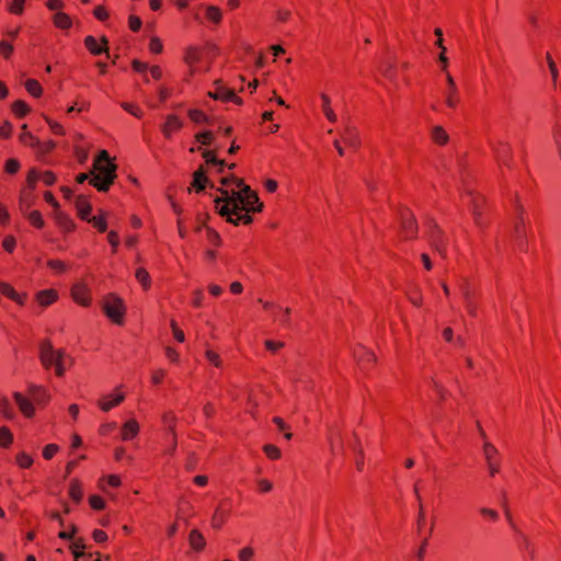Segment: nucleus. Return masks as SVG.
I'll return each instance as SVG.
<instances>
[{
  "label": "nucleus",
  "mask_w": 561,
  "mask_h": 561,
  "mask_svg": "<svg viewBox=\"0 0 561 561\" xmlns=\"http://www.w3.org/2000/svg\"><path fill=\"white\" fill-rule=\"evenodd\" d=\"M188 116L195 123H208V117L198 110H191Z\"/></svg>",
  "instance_id": "79ce46f5"
},
{
  "label": "nucleus",
  "mask_w": 561,
  "mask_h": 561,
  "mask_svg": "<svg viewBox=\"0 0 561 561\" xmlns=\"http://www.w3.org/2000/svg\"><path fill=\"white\" fill-rule=\"evenodd\" d=\"M60 356H65L64 350H55L50 341L45 340L39 345V359L45 368H50Z\"/></svg>",
  "instance_id": "20e7f679"
},
{
  "label": "nucleus",
  "mask_w": 561,
  "mask_h": 561,
  "mask_svg": "<svg viewBox=\"0 0 561 561\" xmlns=\"http://www.w3.org/2000/svg\"><path fill=\"white\" fill-rule=\"evenodd\" d=\"M69 495L77 503H79L81 501L82 491H81L80 483L77 480L71 481Z\"/></svg>",
  "instance_id": "473e14b6"
},
{
  "label": "nucleus",
  "mask_w": 561,
  "mask_h": 561,
  "mask_svg": "<svg viewBox=\"0 0 561 561\" xmlns=\"http://www.w3.org/2000/svg\"><path fill=\"white\" fill-rule=\"evenodd\" d=\"M355 358L357 359L358 364H364L365 360L373 362L375 360V355L364 348L360 350V352H356L354 354Z\"/></svg>",
  "instance_id": "ea45409f"
},
{
  "label": "nucleus",
  "mask_w": 561,
  "mask_h": 561,
  "mask_svg": "<svg viewBox=\"0 0 561 561\" xmlns=\"http://www.w3.org/2000/svg\"><path fill=\"white\" fill-rule=\"evenodd\" d=\"M2 245L8 252H12L15 247V239L11 236L5 237Z\"/></svg>",
  "instance_id": "680f3d73"
},
{
  "label": "nucleus",
  "mask_w": 561,
  "mask_h": 561,
  "mask_svg": "<svg viewBox=\"0 0 561 561\" xmlns=\"http://www.w3.org/2000/svg\"><path fill=\"white\" fill-rule=\"evenodd\" d=\"M492 148L497 157L499 160H501L504 164L510 167L508 162V156H510V148L508 145L502 140H499L495 144H491Z\"/></svg>",
  "instance_id": "4468645a"
},
{
  "label": "nucleus",
  "mask_w": 561,
  "mask_h": 561,
  "mask_svg": "<svg viewBox=\"0 0 561 561\" xmlns=\"http://www.w3.org/2000/svg\"><path fill=\"white\" fill-rule=\"evenodd\" d=\"M48 266L57 272H64L66 270L65 264L61 261L50 260L48 261Z\"/></svg>",
  "instance_id": "e2e57ef3"
},
{
  "label": "nucleus",
  "mask_w": 561,
  "mask_h": 561,
  "mask_svg": "<svg viewBox=\"0 0 561 561\" xmlns=\"http://www.w3.org/2000/svg\"><path fill=\"white\" fill-rule=\"evenodd\" d=\"M196 139L201 141L203 145H208L213 139L211 131H204L196 135Z\"/></svg>",
  "instance_id": "052dcab7"
},
{
  "label": "nucleus",
  "mask_w": 561,
  "mask_h": 561,
  "mask_svg": "<svg viewBox=\"0 0 561 561\" xmlns=\"http://www.w3.org/2000/svg\"><path fill=\"white\" fill-rule=\"evenodd\" d=\"M483 454L486 459L490 473L494 476L496 472H499V463L494 461V456L497 454L496 448L490 444L485 443L483 446Z\"/></svg>",
  "instance_id": "9d476101"
},
{
  "label": "nucleus",
  "mask_w": 561,
  "mask_h": 561,
  "mask_svg": "<svg viewBox=\"0 0 561 561\" xmlns=\"http://www.w3.org/2000/svg\"><path fill=\"white\" fill-rule=\"evenodd\" d=\"M139 432V425L137 421L129 420L127 421L122 428V437L124 440H128L134 438Z\"/></svg>",
  "instance_id": "f3484780"
},
{
  "label": "nucleus",
  "mask_w": 561,
  "mask_h": 561,
  "mask_svg": "<svg viewBox=\"0 0 561 561\" xmlns=\"http://www.w3.org/2000/svg\"><path fill=\"white\" fill-rule=\"evenodd\" d=\"M401 225L402 230L405 234V238H414L416 233V224L415 220L410 213V210L405 209L401 213Z\"/></svg>",
  "instance_id": "6e6552de"
},
{
  "label": "nucleus",
  "mask_w": 561,
  "mask_h": 561,
  "mask_svg": "<svg viewBox=\"0 0 561 561\" xmlns=\"http://www.w3.org/2000/svg\"><path fill=\"white\" fill-rule=\"evenodd\" d=\"M72 297L78 304L82 306H88L90 302L88 290L83 284H77L73 286Z\"/></svg>",
  "instance_id": "2eb2a0df"
},
{
  "label": "nucleus",
  "mask_w": 561,
  "mask_h": 561,
  "mask_svg": "<svg viewBox=\"0 0 561 561\" xmlns=\"http://www.w3.org/2000/svg\"><path fill=\"white\" fill-rule=\"evenodd\" d=\"M135 276H136L137 280L141 284L144 289L149 288L151 278H150L149 273L145 268H142V267L137 268Z\"/></svg>",
  "instance_id": "cd10ccee"
},
{
  "label": "nucleus",
  "mask_w": 561,
  "mask_h": 561,
  "mask_svg": "<svg viewBox=\"0 0 561 561\" xmlns=\"http://www.w3.org/2000/svg\"><path fill=\"white\" fill-rule=\"evenodd\" d=\"M76 208H77L78 215L80 216L81 219L88 221L91 218L90 217L91 205L85 201V198L83 196H79L76 199Z\"/></svg>",
  "instance_id": "a211bd4d"
},
{
  "label": "nucleus",
  "mask_w": 561,
  "mask_h": 561,
  "mask_svg": "<svg viewBox=\"0 0 561 561\" xmlns=\"http://www.w3.org/2000/svg\"><path fill=\"white\" fill-rule=\"evenodd\" d=\"M241 211H238V214L232 213L231 215H226L227 220L234 226H238L240 222H243L244 225H249L252 222V217L249 214L241 215Z\"/></svg>",
  "instance_id": "b1692460"
},
{
  "label": "nucleus",
  "mask_w": 561,
  "mask_h": 561,
  "mask_svg": "<svg viewBox=\"0 0 561 561\" xmlns=\"http://www.w3.org/2000/svg\"><path fill=\"white\" fill-rule=\"evenodd\" d=\"M20 163L16 159H9L5 163V171L10 174L18 172Z\"/></svg>",
  "instance_id": "8fccbe9b"
},
{
  "label": "nucleus",
  "mask_w": 561,
  "mask_h": 561,
  "mask_svg": "<svg viewBox=\"0 0 561 561\" xmlns=\"http://www.w3.org/2000/svg\"><path fill=\"white\" fill-rule=\"evenodd\" d=\"M25 0H13L9 10L11 13L21 14L23 12V5Z\"/></svg>",
  "instance_id": "09e8293b"
},
{
  "label": "nucleus",
  "mask_w": 561,
  "mask_h": 561,
  "mask_svg": "<svg viewBox=\"0 0 561 561\" xmlns=\"http://www.w3.org/2000/svg\"><path fill=\"white\" fill-rule=\"evenodd\" d=\"M46 122L49 124V127L50 129L55 133V134H59V135H62L65 133L64 128L61 125H59L58 123L56 122H53L50 121L48 117H45Z\"/></svg>",
  "instance_id": "0e129e2a"
},
{
  "label": "nucleus",
  "mask_w": 561,
  "mask_h": 561,
  "mask_svg": "<svg viewBox=\"0 0 561 561\" xmlns=\"http://www.w3.org/2000/svg\"><path fill=\"white\" fill-rule=\"evenodd\" d=\"M0 293L10 299L14 300L19 305L24 304V296L18 294L13 287H11L9 284L0 282Z\"/></svg>",
  "instance_id": "6ab92c4d"
},
{
  "label": "nucleus",
  "mask_w": 561,
  "mask_h": 561,
  "mask_svg": "<svg viewBox=\"0 0 561 561\" xmlns=\"http://www.w3.org/2000/svg\"><path fill=\"white\" fill-rule=\"evenodd\" d=\"M236 186L238 190L236 192H242L243 195H250L253 191L249 185H245L242 180H236Z\"/></svg>",
  "instance_id": "13d9d810"
},
{
  "label": "nucleus",
  "mask_w": 561,
  "mask_h": 561,
  "mask_svg": "<svg viewBox=\"0 0 561 561\" xmlns=\"http://www.w3.org/2000/svg\"><path fill=\"white\" fill-rule=\"evenodd\" d=\"M206 357L207 359L214 364L216 367H220L221 366V360L219 358V355L210 350H207L206 351Z\"/></svg>",
  "instance_id": "864d4df0"
},
{
  "label": "nucleus",
  "mask_w": 561,
  "mask_h": 561,
  "mask_svg": "<svg viewBox=\"0 0 561 561\" xmlns=\"http://www.w3.org/2000/svg\"><path fill=\"white\" fill-rule=\"evenodd\" d=\"M54 22L60 28H68L71 25L70 18L61 12L55 15Z\"/></svg>",
  "instance_id": "c9c22d12"
},
{
  "label": "nucleus",
  "mask_w": 561,
  "mask_h": 561,
  "mask_svg": "<svg viewBox=\"0 0 561 561\" xmlns=\"http://www.w3.org/2000/svg\"><path fill=\"white\" fill-rule=\"evenodd\" d=\"M59 447L56 444H49L45 446L43 450V456L45 459H50L58 451Z\"/></svg>",
  "instance_id": "de8ad7c7"
},
{
  "label": "nucleus",
  "mask_w": 561,
  "mask_h": 561,
  "mask_svg": "<svg viewBox=\"0 0 561 561\" xmlns=\"http://www.w3.org/2000/svg\"><path fill=\"white\" fill-rule=\"evenodd\" d=\"M225 522V517L222 515H219L218 511L215 513L211 519V525L214 528H219L222 523Z\"/></svg>",
  "instance_id": "774afa93"
},
{
  "label": "nucleus",
  "mask_w": 561,
  "mask_h": 561,
  "mask_svg": "<svg viewBox=\"0 0 561 561\" xmlns=\"http://www.w3.org/2000/svg\"><path fill=\"white\" fill-rule=\"evenodd\" d=\"M253 556L252 548H243L239 551V559L240 561H250Z\"/></svg>",
  "instance_id": "4d7b16f0"
},
{
  "label": "nucleus",
  "mask_w": 561,
  "mask_h": 561,
  "mask_svg": "<svg viewBox=\"0 0 561 561\" xmlns=\"http://www.w3.org/2000/svg\"><path fill=\"white\" fill-rule=\"evenodd\" d=\"M183 126L182 121L175 115H168L167 122L162 125L161 129L167 138L171 137L173 130H179Z\"/></svg>",
  "instance_id": "9b49d317"
},
{
  "label": "nucleus",
  "mask_w": 561,
  "mask_h": 561,
  "mask_svg": "<svg viewBox=\"0 0 561 561\" xmlns=\"http://www.w3.org/2000/svg\"><path fill=\"white\" fill-rule=\"evenodd\" d=\"M446 80H447V83H448V92L446 93V104L449 106V107H455L457 102H458V99H457V88H456V83L454 81V78L447 73L446 76Z\"/></svg>",
  "instance_id": "dca6fc26"
},
{
  "label": "nucleus",
  "mask_w": 561,
  "mask_h": 561,
  "mask_svg": "<svg viewBox=\"0 0 561 561\" xmlns=\"http://www.w3.org/2000/svg\"><path fill=\"white\" fill-rule=\"evenodd\" d=\"M93 179L90 183L100 192H106L116 178V165L110 160L106 150H102L93 162Z\"/></svg>",
  "instance_id": "f257e3e1"
},
{
  "label": "nucleus",
  "mask_w": 561,
  "mask_h": 561,
  "mask_svg": "<svg viewBox=\"0 0 561 561\" xmlns=\"http://www.w3.org/2000/svg\"><path fill=\"white\" fill-rule=\"evenodd\" d=\"M66 355L65 356H60L58 359H56L54 363H53V366H55V370H56V375L61 377L64 376L65 371H66Z\"/></svg>",
  "instance_id": "37998d69"
},
{
  "label": "nucleus",
  "mask_w": 561,
  "mask_h": 561,
  "mask_svg": "<svg viewBox=\"0 0 561 561\" xmlns=\"http://www.w3.org/2000/svg\"><path fill=\"white\" fill-rule=\"evenodd\" d=\"M342 139L351 148L356 149L359 146V138L356 129L348 125H346L342 131Z\"/></svg>",
  "instance_id": "f8f14e48"
},
{
  "label": "nucleus",
  "mask_w": 561,
  "mask_h": 561,
  "mask_svg": "<svg viewBox=\"0 0 561 561\" xmlns=\"http://www.w3.org/2000/svg\"><path fill=\"white\" fill-rule=\"evenodd\" d=\"M90 504L94 510H102L104 507V501L98 495L90 497Z\"/></svg>",
  "instance_id": "bf43d9fd"
},
{
  "label": "nucleus",
  "mask_w": 561,
  "mask_h": 561,
  "mask_svg": "<svg viewBox=\"0 0 561 561\" xmlns=\"http://www.w3.org/2000/svg\"><path fill=\"white\" fill-rule=\"evenodd\" d=\"M380 72L389 80H394V65L391 61H383L379 66Z\"/></svg>",
  "instance_id": "7c9ffc66"
},
{
  "label": "nucleus",
  "mask_w": 561,
  "mask_h": 561,
  "mask_svg": "<svg viewBox=\"0 0 561 561\" xmlns=\"http://www.w3.org/2000/svg\"><path fill=\"white\" fill-rule=\"evenodd\" d=\"M206 15L209 20L216 23L221 19V12L217 7H208L206 10Z\"/></svg>",
  "instance_id": "a18cd8bd"
},
{
  "label": "nucleus",
  "mask_w": 561,
  "mask_h": 561,
  "mask_svg": "<svg viewBox=\"0 0 561 561\" xmlns=\"http://www.w3.org/2000/svg\"><path fill=\"white\" fill-rule=\"evenodd\" d=\"M149 48L152 53L154 54H159L162 51V43L160 42L159 38L157 37H153L151 38L150 41V45H149Z\"/></svg>",
  "instance_id": "6e6d98bb"
},
{
  "label": "nucleus",
  "mask_w": 561,
  "mask_h": 561,
  "mask_svg": "<svg viewBox=\"0 0 561 561\" xmlns=\"http://www.w3.org/2000/svg\"><path fill=\"white\" fill-rule=\"evenodd\" d=\"M0 413L5 416L7 419H12L13 417V411H12V408L10 405V402L7 398H1L0 399Z\"/></svg>",
  "instance_id": "4c0bfd02"
},
{
  "label": "nucleus",
  "mask_w": 561,
  "mask_h": 561,
  "mask_svg": "<svg viewBox=\"0 0 561 561\" xmlns=\"http://www.w3.org/2000/svg\"><path fill=\"white\" fill-rule=\"evenodd\" d=\"M27 126L24 124L22 126V129L23 130H26ZM20 140L25 144V145H28L31 147H39L41 146V142L38 139H36L31 133H27V131H24L21 136H20Z\"/></svg>",
  "instance_id": "c85d7f7f"
},
{
  "label": "nucleus",
  "mask_w": 561,
  "mask_h": 561,
  "mask_svg": "<svg viewBox=\"0 0 561 561\" xmlns=\"http://www.w3.org/2000/svg\"><path fill=\"white\" fill-rule=\"evenodd\" d=\"M12 111L15 115L21 117L24 116L30 111V108L25 102L19 100L12 104Z\"/></svg>",
  "instance_id": "58836bf2"
},
{
  "label": "nucleus",
  "mask_w": 561,
  "mask_h": 561,
  "mask_svg": "<svg viewBox=\"0 0 561 561\" xmlns=\"http://www.w3.org/2000/svg\"><path fill=\"white\" fill-rule=\"evenodd\" d=\"M129 27L136 32L141 27V20L138 16L130 15L129 16Z\"/></svg>",
  "instance_id": "69168bd1"
},
{
  "label": "nucleus",
  "mask_w": 561,
  "mask_h": 561,
  "mask_svg": "<svg viewBox=\"0 0 561 561\" xmlns=\"http://www.w3.org/2000/svg\"><path fill=\"white\" fill-rule=\"evenodd\" d=\"M14 397V400L19 407V409L21 410V412L26 416V417H32L33 414H34V407L32 404V402L30 400H27L25 397H23L21 393L19 392H15L13 394Z\"/></svg>",
  "instance_id": "ddd939ff"
},
{
  "label": "nucleus",
  "mask_w": 561,
  "mask_h": 561,
  "mask_svg": "<svg viewBox=\"0 0 561 561\" xmlns=\"http://www.w3.org/2000/svg\"><path fill=\"white\" fill-rule=\"evenodd\" d=\"M432 139L438 145H445L448 141V135L440 126H435L432 129Z\"/></svg>",
  "instance_id": "393cba45"
},
{
  "label": "nucleus",
  "mask_w": 561,
  "mask_h": 561,
  "mask_svg": "<svg viewBox=\"0 0 561 561\" xmlns=\"http://www.w3.org/2000/svg\"><path fill=\"white\" fill-rule=\"evenodd\" d=\"M428 228L431 231V240H432L434 248L443 257H445L446 256V241L443 238L442 230L433 221L428 222Z\"/></svg>",
  "instance_id": "423d86ee"
},
{
  "label": "nucleus",
  "mask_w": 561,
  "mask_h": 561,
  "mask_svg": "<svg viewBox=\"0 0 561 561\" xmlns=\"http://www.w3.org/2000/svg\"><path fill=\"white\" fill-rule=\"evenodd\" d=\"M233 195L232 206L234 214L242 210H245L247 213L261 211L263 208V204L260 203L259 196L255 192H252L250 195H243L242 192H233Z\"/></svg>",
  "instance_id": "f03ea898"
},
{
  "label": "nucleus",
  "mask_w": 561,
  "mask_h": 561,
  "mask_svg": "<svg viewBox=\"0 0 561 561\" xmlns=\"http://www.w3.org/2000/svg\"><path fill=\"white\" fill-rule=\"evenodd\" d=\"M16 462L22 468H28L33 463V459L25 453H20L16 456Z\"/></svg>",
  "instance_id": "c03bdc74"
},
{
  "label": "nucleus",
  "mask_w": 561,
  "mask_h": 561,
  "mask_svg": "<svg viewBox=\"0 0 561 561\" xmlns=\"http://www.w3.org/2000/svg\"><path fill=\"white\" fill-rule=\"evenodd\" d=\"M523 222H524L523 218L519 217L515 225V228H514L516 238L519 241L520 245H523V239H524V230L522 229Z\"/></svg>",
  "instance_id": "603ef678"
},
{
  "label": "nucleus",
  "mask_w": 561,
  "mask_h": 561,
  "mask_svg": "<svg viewBox=\"0 0 561 561\" xmlns=\"http://www.w3.org/2000/svg\"><path fill=\"white\" fill-rule=\"evenodd\" d=\"M25 216L31 221V224L37 228H42L44 226V220L38 210H32L30 213H25Z\"/></svg>",
  "instance_id": "f704fd0d"
},
{
  "label": "nucleus",
  "mask_w": 561,
  "mask_h": 561,
  "mask_svg": "<svg viewBox=\"0 0 561 561\" xmlns=\"http://www.w3.org/2000/svg\"><path fill=\"white\" fill-rule=\"evenodd\" d=\"M32 394L34 397V400L37 401L38 403H44L49 399V394L46 392V390L37 386L32 387Z\"/></svg>",
  "instance_id": "72a5a7b5"
},
{
  "label": "nucleus",
  "mask_w": 561,
  "mask_h": 561,
  "mask_svg": "<svg viewBox=\"0 0 561 561\" xmlns=\"http://www.w3.org/2000/svg\"><path fill=\"white\" fill-rule=\"evenodd\" d=\"M207 183H208V179L206 178L203 168H199L193 174L192 186L195 187V190L197 192H202L205 190Z\"/></svg>",
  "instance_id": "aec40b11"
},
{
  "label": "nucleus",
  "mask_w": 561,
  "mask_h": 561,
  "mask_svg": "<svg viewBox=\"0 0 561 561\" xmlns=\"http://www.w3.org/2000/svg\"><path fill=\"white\" fill-rule=\"evenodd\" d=\"M25 89L30 94L37 98L42 94V87L35 79H28L25 81Z\"/></svg>",
  "instance_id": "c756f323"
},
{
  "label": "nucleus",
  "mask_w": 561,
  "mask_h": 561,
  "mask_svg": "<svg viewBox=\"0 0 561 561\" xmlns=\"http://www.w3.org/2000/svg\"><path fill=\"white\" fill-rule=\"evenodd\" d=\"M57 297L54 290H43L37 294V300L42 306L50 305Z\"/></svg>",
  "instance_id": "bb28decb"
},
{
  "label": "nucleus",
  "mask_w": 561,
  "mask_h": 561,
  "mask_svg": "<svg viewBox=\"0 0 561 561\" xmlns=\"http://www.w3.org/2000/svg\"><path fill=\"white\" fill-rule=\"evenodd\" d=\"M124 399V394H117L112 400H100L98 404L101 408V410H103L104 412H108L111 409L123 402Z\"/></svg>",
  "instance_id": "4be33fe9"
},
{
  "label": "nucleus",
  "mask_w": 561,
  "mask_h": 561,
  "mask_svg": "<svg viewBox=\"0 0 561 561\" xmlns=\"http://www.w3.org/2000/svg\"><path fill=\"white\" fill-rule=\"evenodd\" d=\"M55 218L61 229L70 231L75 228L73 221L64 213L57 211Z\"/></svg>",
  "instance_id": "5701e85b"
},
{
  "label": "nucleus",
  "mask_w": 561,
  "mask_h": 561,
  "mask_svg": "<svg viewBox=\"0 0 561 561\" xmlns=\"http://www.w3.org/2000/svg\"><path fill=\"white\" fill-rule=\"evenodd\" d=\"M221 196L215 198L216 209L220 216L231 215L233 213L232 197L236 190L218 188Z\"/></svg>",
  "instance_id": "39448f33"
},
{
  "label": "nucleus",
  "mask_w": 561,
  "mask_h": 561,
  "mask_svg": "<svg viewBox=\"0 0 561 561\" xmlns=\"http://www.w3.org/2000/svg\"><path fill=\"white\" fill-rule=\"evenodd\" d=\"M13 436L8 427L0 428V446L8 447L12 443Z\"/></svg>",
  "instance_id": "e433bc0d"
},
{
  "label": "nucleus",
  "mask_w": 561,
  "mask_h": 561,
  "mask_svg": "<svg viewBox=\"0 0 561 561\" xmlns=\"http://www.w3.org/2000/svg\"><path fill=\"white\" fill-rule=\"evenodd\" d=\"M188 541L191 547L196 551L203 550L206 543L203 535L197 529H193L190 533Z\"/></svg>",
  "instance_id": "412c9836"
},
{
  "label": "nucleus",
  "mask_w": 561,
  "mask_h": 561,
  "mask_svg": "<svg viewBox=\"0 0 561 561\" xmlns=\"http://www.w3.org/2000/svg\"><path fill=\"white\" fill-rule=\"evenodd\" d=\"M13 51V46L8 42H0V53L8 58Z\"/></svg>",
  "instance_id": "5fc2aeb1"
},
{
  "label": "nucleus",
  "mask_w": 561,
  "mask_h": 561,
  "mask_svg": "<svg viewBox=\"0 0 561 561\" xmlns=\"http://www.w3.org/2000/svg\"><path fill=\"white\" fill-rule=\"evenodd\" d=\"M321 99H322V110L324 112V115L327 116V118L330 122L335 123L337 117H336L335 113L333 112V110L330 106V99H329V96L325 95V94H322Z\"/></svg>",
  "instance_id": "a878e982"
},
{
  "label": "nucleus",
  "mask_w": 561,
  "mask_h": 561,
  "mask_svg": "<svg viewBox=\"0 0 561 561\" xmlns=\"http://www.w3.org/2000/svg\"><path fill=\"white\" fill-rule=\"evenodd\" d=\"M546 59H547L548 67H549L550 73H551L552 82H553V84H556L558 77H559V71H558L557 65L553 61V59L551 58L549 53L546 55Z\"/></svg>",
  "instance_id": "a19ab883"
},
{
  "label": "nucleus",
  "mask_w": 561,
  "mask_h": 561,
  "mask_svg": "<svg viewBox=\"0 0 561 561\" xmlns=\"http://www.w3.org/2000/svg\"><path fill=\"white\" fill-rule=\"evenodd\" d=\"M101 42H102V46H99L96 43V39L93 36H87L84 39V44H85L87 48L91 51V54L100 55L102 53H105L108 56L110 54H108V49H107V44H108L107 38L105 36H103L101 38Z\"/></svg>",
  "instance_id": "1a4fd4ad"
},
{
  "label": "nucleus",
  "mask_w": 561,
  "mask_h": 561,
  "mask_svg": "<svg viewBox=\"0 0 561 561\" xmlns=\"http://www.w3.org/2000/svg\"><path fill=\"white\" fill-rule=\"evenodd\" d=\"M105 314L115 323L122 324L125 311L123 300L115 295H110L103 304Z\"/></svg>",
  "instance_id": "7ed1b4c3"
},
{
  "label": "nucleus",
  "mask_w": 561,
  "mask_h": 561,
  "mask_svg": "<svg viewBox=\"0 0 561 561\" xmlns=\"http://www.w3.org/2000/svg\"><path fill=\"white\" fill-rule=\"evenodd\" d=\"M88 221L92 222L101 232H104L106 230V221L103 218L94 216L91 217Z\"/></svg>",
  "instance_id": "3c124183"
},
{
  "label": "nucleus",
  "mask_w": 561,
  "mask_h": 561,
  "mask_svg": "<svg viewBox=\"0 0 561 561\" xmlns=\"http://www.w3.org/2000/svg\"><path fill=\"white\" fill-rule=\"evenodd\" d=\"M209 96H211L215 100H221V101H231L237 104H241L242 100L236 95L233 90H230L226 87L218 85L215 91L209 92Z\"/></svg>",
  "instance_id": "0eeeda50"
},
{
  "label": "nucleus",
  "mask_w": 561,
  "mask_h": 561,
  "mask_svg": "<svg viewBox=\"0 0 561 561\" xmlns=\"http://www.w3.org/2000/svg\"><path fill=\"white\" fill-rule=\"evenodd\" d=\"M264 451L267 455V457L273 459H277L280 456V450L274 445H265Z\"/></svg>",
  "instance_id": "49530a36"
},
{
  "label": "nucleus",
  "mask_w": 561,
  "mask_h": 561,
  "mask_svg": "<svg viewBox=\"0 0 561 561\" xmlns=\"http://www.w3.org/2000/svg\"><path fill=\"white\" fill-rule=\"evenodd\" d=\"M203 157L207 163L215 164L219 167V172H222L224 167L226 165L224 160H219L215 157V154L209 150L203 151Z\"/></svg>",
  "instance_id": "2f4dec72"
},
{
  "label": "nucleus",
  "mask_w": 561,
  "mask_h": 561,
  "mask_svg": "<svg viewBox=\"0 0 561 561\" xmlns=\"http://www.w3.org/2000/svg\"><path fill=\"white\" fill-rule=\"evenodd\" d=\"M12 130V125L9 122H5L2 126H0V137L9 138Z\"/></svg>",
  "instance_id": "338daca9"
}]
</instances>
